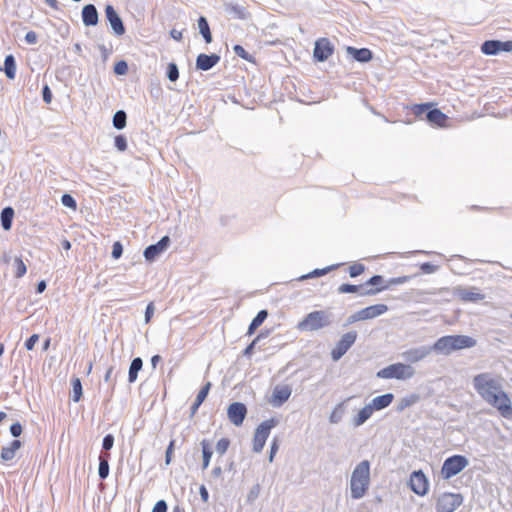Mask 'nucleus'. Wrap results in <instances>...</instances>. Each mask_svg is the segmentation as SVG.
Masks as SVG:
<instances>
[{
  "instance_id": "obj_14",
  "label": "nucleus",
  "mask_w": 512,
  "mask_h": 512,
  "mask_svg": "<svg viewBox=\"0 0 512 512\" xmlns=\"http://www.w3.org/2000/svg\"><path fill=\"white\" fill-rule=\"evenodd\" d=\"M105 15H106L108 22L110 23V26H111L113 32L117 36H122L126 31L125 26H124V23H123L121 17L119 16V14L117 13V11L115 10V8L112 5H110V4L106 5Z\"/></svg>"
},
{
  "instance_id": "obj_44",
  "label": "nucleus",
  "mask_w": 512,
  "mask_h": 512,
  "mask_svg": "<svg viewBox=\"0 0 512 512\" xmlns=\"http://www.w3.org/2000/svg\"><path fill=\"white\" fill-rule=\"evenodd\" d=\"M233 50L235 54L239 57H241L244 60H247L249 62H254V58L252 55H250L241 45H235L233 47Z\"/></svg>"
},
{
  "instance_id": "obj_4",
  "label": "nucleus",
  "mask_w": 512,
  "mask_h": 512,
  "mask_svg": "<svg viewBox=\"0 0 512 512\" xmlns=\"http://www.w3.org/2000/svg\"><path fill=\"white\" fill-rule=\"evenodd\" d=\"M415 370L412 366L404 363L391 364L377 372V377L382 379L405 380L414 376Z\"/></svg>"
},
{
  "instance_id": "obj_55",
  "label": "nucleus",
  "mask_w": 512,
  "mask_h": 512,
  "mask_svg": "<svg viewBox=\"0 0 512 512\" xmlns=\"http://www.w3.org/2000/svg\"><path fill=\"white\" fill-rule=\"evenodd\" d=\"M123 253V246L119 241L114 242L112 246V257L114 259H119L122 256Z\"/></svg>"
},
{
  "instance_id": "obj_62",
  "label": "nucleus",
  "mask_w": 512,
  "mask_h": 512,
  "mask_svg": "<svg viewBox=\"0 0 512 512\" xmlns=\"http://www.w3.org/2000/svg\"><path fill=\"white\" fill-rule=\"evenodd\" d=\"M383 281H384V278L382 275H374L369 280H367L364 285L377 286V285L382 284Z\"/></svg>"
},
{
  "instance_id": "obj_29",
  "label": "nucleus",
  "mask_w": 512,
  "mask_h": 512,
  "mask_svg": "<svg viewBox=\"0 0 512 512\" xmlns=\"http://www.w3.org/2000/svg\"><path fill=\"white\" fill-rule=\"evenodd\" d=\"M224 11L233 18L244 19L246 17L243 6L234 3H224Z\"/></svg>"
},
{
  "instance_id": "obj_48",
  "label": "nucleus",
  "mask_w": 512,
  "mask_h": 512,
  "mask_svg": "<svg viewBox=\"0 0 512 512\" xmlns=\"http://www.w3.org/2000/svg\"><path fill=\"white\" fill-rule=\"evenodd\" d=\"M412 278H413V276H410V275L391 278L388 280V284L385 286L386 287L385 289H387L389 286H392V285L404 284V283L410 281Z\"/></svg>"
},
{
  "instance_id": "obj_38",
  "label": "nucleus",
  "mask_w": 512,
  "mask_h": 512,
  "mask_svg": "<svg viewBox=\"0 0 512 512\" xmlns=\"http://www.w3.org/2000/svg\"><path fill=\"white\" fill-rule=\"evenodd\" d=\"M113 126L117 130L125 128L127 122V114L124 110H118L113 116Z\"/></svg>"
},
{
  "instance_id": "obj_57",
  "label": "nucleus",
  "mask_w": 512,
  "mask_h": 512,
  "mask_svg": "<svg viewBox=\"0 0 512 512\" xmlns=\"http://www.w3.org/2000/svg\"><path fill=\"white\" fill-rule=\"evenodd\" d=\"M175 440H171L165 453V464L169 465L172 461V454L174 451Z\"/></svg>"
},
{
  "instance_id": "obj_21",
  "label": "nucleus",
  "mask_w": 512,
  "mask_h": 512,
  "mask_svg": "<svg viewBox=\"0 0 512 512\" xmlns=\"http://www.w3.org/2000/svg\"><path fill=\"white\" fill-rule=\"evenodd\" d=\"M82 21L85 26H96L99 21L98 11L93 4H87L82 8Z\"/></svg>"
},
{
  "instance_id": "obj_7",
  "label": "nucleus",
  "mask_w": 512,
  "mask_h": 512,
  "mask_svg": "<svg viewBox=\"0 0 512 512\" xmlns=\"http://www.w3.org/2000/svg\"><path fill=\"white\" fill-rule=\"evenodd\" d=\"M463 502L459 493H443L437 498V512H454Z\"/></svg>"
},
{
  "instance_id": "obj_19",
  "label": "nucleus",
  "mask_w": 512,
  "mask_h": 512,
  "mask_svg": "<svg viewBox=\"0 0 512 512\" xmlns=\"http://www.w3.org/2000/svg\"><path fill=\"white\" fill-rule=\"evenodd\" d=\"M220 61V56L212 53L208 54H199L196 58V69L202 71H208L212 69L218 62Z\"/></svg>"
},
{
  "instance_id": "obj_51",
  "label": "nucleus",
  "mask_w": 512,
  "mask_h": 512,
  "mask_svg": "<svg viewBox=\"0 0 512 512\" xmlns=\"http://www.w3.org/2000/svg\"><path fill=\"white\" fill-rule=\"evenodd\" d=\"M128 72V64L124 60L118 61L114 65V73L116 75H125Z\"/></svg>"
},
{
  "instance_id": "obj_31",
  "label": "nucleus",
  "mask_w": 512,
  "mask_h": 512,
  "mask_svg": "<svg viewBox=\"0 0 512 512\" xmlns=\"http://www.w3.org/2000/svg\"><path fill=\"white\" fill-rule=\"evenodd\" d=\"M109 458V453L101 452L99 455L98 475L102 480L106 479L109 475Z\"/></svg>"
},
{
  "instance_id": "obj_26",
  "label": "nucleus",
  "mask_w": 512,
  "mask_h": 512,
  "mask_svg": "<svg viewBox=\"0 0 512 512\" xmlns=\"http://www.w3.org/2000/svg\"><path fill=\"white\" fill-rule=\"evenodd\" d=\"M425 119L433 125L443 126L447 120V116L441 110L434 108L426 112Z\"/></svg>"
},
{
  "instance_id": "obj_25",
  "label": "nucleus",
  "mask_w": 512,
  "mask_h": 512,
  "mask_svg": "<svg viewBox=\"0 0 512 512\" xmlns=\"http://www.w3.org/2000/svg\"><path fill=\"white\" fill-rule=\"evenodd\" d=\"M458 297L465 302H477L484 299V295L473 288L471 290L465 288L457 289Z\"/></svg>"
},
{
  "instance_id": "obj_27",
  "label": "nucleus",
  "mask_w": 512,
  "mask_h": 512,
  "mask_svg": "<svg viewBox=\"0 0 512 512\" xmlns=\"http://www.w3.org/2000/svg\"><path fill=\"white\" fill-rule=\"evenodd\" d=\"M21 447V441L20 440H13L9 446L3 447L1 451V459L5 462L12 460L15 455L16 451L20 449Z\"/></svg>"
},
{
  "instance_id": "obj_43",
  "label": "nucleus",
  "mask_w": 512,
  "mask_h": 512,
  "mask_svg": "<svg viewBox=\"0 0 512 512\" xmlns=\"http://www.w3.org/2000/svg\"><path fill=\"white\" fill-rule=\"evenodd\" d=\"M431 104H416L412 107V111L416 117L422 118L423 115L426 116V112L429 111Z\"/></svg>"
},
{
  "instance_id": "obj_10",
  "label": "nucleus",
  "mask_w": 512,
  "mask_h": 512,
  "mask_svg": "<svg viewBox=\"0 0 512 512\" xmlns=\"http://www.w3.org/2000/svg\"><path fill=\"white\" fill-rule=\"evenodd\" d=\"M334 52V45L328 38H319L315 42L313 56L318 62L326 61Z\"/></svg>"
},
{
  "instance_id": "obj_15",
  "label": "nucleus",
  "mask_w": 512,
  "mask_h": 512,
  "mask_svg": "<svg viewBox=\"0 0 512 512\" xmlns=\"http://www.w3.org/2000/svg\"><path fill=\"white\" fill-rule=\"evenodd\" d=\"M386 287H374L370 289H364V285H353L344 283L339 286L338 292L341 294L344 293H359L361 296H373L378 294L379 292L385 290Z\"/></svg>"
},
{
  "instance_id": "obj_46",
  "label": "nucleus",
  "mask_w": 512,
  "mask_h": 512,
  "mask_svg": "<svg viewBox=\"0 0 512 512\" xmlns=\"http://www.w3.org/2000/svg\"><path fill=\"white\" fill-rule=\"evenodd\" d=\"M61 203L70 209L75 210L77 208L76 200L70 194H63L61 197Z\"/></svg>"
},
{
  "instance_id": "obj_50",
  "label": "nucleus",
  "mask_w": 512,
  "mask_h": 512,
  "mask_svg": "<svg viewBox=\"0 0 512 512\" xmlns=\"http://www.w3.org/2000/svg\"><path fill=\"white\" fill-rule=\"evenodd\" d=\"M365 270V266L361 263H355L349 267V275L352 278H355L362 274Z\"/></svg>"
},
{
  "instance_id": "obj_13",
  "label": "nucleus",
  "mask_w": 512,
  "mask_h": 512,
  "mask_svg": "<svg viewBox=\"0 0 512 512\" xmlns=\"http://www.w3.org/2000/svg\"><path fill=\"white\" fill-rule=\"evenodd\" d=\"M169 236H163L156 244L149 245L144 250V257L147 261H154L160 254H162L170 245Z\"/></svg>"
},
{
  "instance_id": "obj_37",
  "label": "nucleus",
  "mask_w": 512,
  "mask_h": 512,
  "mask_svg": "<svg viewBox=\"0 0 512 512\" xmlns=\"http://www.w3.org/2000/svg\"><path fill=\"white\" fill-rule=\"evenodd\" d=\"M345 414V402H341L336 405L330 414L329 421L332 424H338Z\"/></svg>"
},
{
  "instance_id": "obj_24",
  "label": "nucleus",
  "mask_w": 512,
  "mask_h": 512,
  "mask_svg": "<svg viewBox=\"0 0 512 512\" xmlns=\"http://www.w3.org/2000/svg\"><path fill=\"white\" fill-rule=\"evenodd\" d=\"M451 337L454 342L456 351L472 348L477 344L476 339L468 335H451Z\"/></svg>"
},
{
  "instance_id": "obj_18",
  "label": "nucleus",
  "mask_w": 512,
  "mask_h": 512,
  "mask_svg": "<svg viewBox=\"0 0 512 512\" xmlns=\"http://www.w3.org/2000/svg\"><path fill=\"white\" fill-rule=\"evenodd\" d=\"M434 352L442 355H450L456 351L451 335L442 336L432 345Z\"/></svg>"
},
{
  "instance_id": "obj_40",
  "label": "nucleus",
  "mask_w": 512,
  "mask_h": 512,
  "mask_svg": "<svg viewBox=\"0 0 512 512\" xmlns=\"http://www.w3.org/2000/svg\"><path fill=\"white\" fill-rule=\"evenodd\" d=\"M83 395L82 391V383L79 378L72 379V400L74 402H79Z\"/></svg>"
},
{
  "instance_id": "obj_47",
  "label": "nucleus",
  "mask_w": 512,
  "mask_h": 512,
  "mask_svg": "<svg viewBox=\"0 0 512 512\" xmlns=\"http://www.w3.org/2000/svg\"><path fill=\"white\" fill-rule=\"evenodd\" d=\"M212 384L211 382H207L201 389L200 391L198 392L197 396H196V401L198 403H203L204 400L206 399L209 391H210V388H211Z\"/></svg>"
},
{
  "instance_id": "obj_33",
  "label": "nucleus",
  "mask_w": 512,
  "mask_h": 512,
  "mask_svg": "<svg viewBox=\"0 0 512 512\" xmlns=\"http://www.w3.org/2000/svg\"><path fill=\"white\" fill-rule=\"evenodd\" d=\"M373 414L372 408L367 404L359 413L353 418V425L359 427L363 425Z\"/></svg>"
},
{
  "instance_id": "obj_45",
  "label": "nucleus",
  "mask_w": 512,
  "mask_h": 512,
  "mask_svg": "<svg viewBox=\"0 0 512 512\" xmlns=\"http://www.w3.org/2000/svg\"><path fill=\"white\" fill-rule=\"evenodd\" d=\"M229 445L230 440L228 438H221L216 444V452L221 456L224 455L227 452Z\"/></svg>"
},
{
  "instance_id": "obj_52",
  "label": "nucleus",
  "mask_w": 512,
  "mask_h": 512,
  "mask_svg": "<svg viewBox=\"0 0 512 512\" xmlns=\"http://www.w3.org/2000/svg\"><path fill=\"white\" fill-rule=\"evenodd\" d=\"M115 147L123 152L127 149V139L124 135H117L114 140Z\"/></svg>"
},
{
  "instance_id": "obj_41",
  "label": "nucleus",
  "mask_w": 512,
  "mask_h": 512,
  "mask_svg": "<svg viewBox=\"0 0 512 512\" xmlns=\"http://www.w3.org/2000/svg\"><path fill=\"white\" fill-rule=\"evenodd\" d=\"M13 266L15 268L14 275L16 278H22L26 274L27 267L21 257L14 258Z\"/></svg>"
},
{
  "instance_id": "obj_2",
  "label": "nucleus",
  "mask_w": 512,
  "mask_h": 512,
  "mask_svg": "<svg viewBox=\"0 0 512 512\" xmlns=\"http://www.w3.org/2000/svg\"><path fill=\"white\" fill-rule=\"evenodd\" d=\"M370 486V462L363 460L354 468L350 479L352 499L358 500L365 496Z\"/></svg>"
},
{
  "instance_id": "obj_53",
  "label": "nucleus",
  "mask_w": 512,
  "mask_h": 512,
  "mask_svg": "<svg viewBox=\"0 0 512 512\" xmlns=\"http://www.w3.org/2000/svg\"><path fill=\"white\" fill-rule=\"evenodd\" d=\"M114 445V436L112 434H107L103 438L102 448L107 453L109 450L113 448Z\"/></svg>"
},
{
  "instance_id": "obj_42",
  "label": "nucleus",
  "mask_w": 512,
  "mask_h": 512,
  "mask_svg": "<svg viewBox=\"0 0 512 512\" xmlns=\"http://www.w3.org/2000/svg\"><path fill=\"white\" fill-rule=\"evenodd\" d=\"M167 78L171 82H175L179 78V69L175 63H169L167 67Z\"/></svg>"
},
{
  "instance_id": "obj_6",
  "label": "nucleus",
  "mask_w": 512,
  "mask_h": 512,
  "mask_svg": "<svg viewBox=\"0 0 512 512\" xmlns=\"http://www.w3.org/2000/svg\"><path fill=\"white\" fill-rule=\"evenodd\" d=\"M469 464L468 459L462 455H453L448 457L442 466L441 475L444 479H450L451 477L459 474Z\"/></svg>"
},
{
  "instance_id": "obj_60",
  "label": "nucleus",
  "mask_w": 512,
  "mask_h": 512,
  "mask_svg": "<svg viewBox=\"0 0 512 512\" xmlns=\"http://www.w3.org/2000/svg\"><path fill=\"white\" fill-rule=\"evenodd\" d=\"M39 340V335L38 334H33L31 335L26 341H25V348L27 350H32L35 346V344L37 343V341Z\"/></svg>"
},
{
  "instance_id": "obj_59",
  "label": "nucleus",
  "mask_w": 512,
  "mask_h": 512,
  "mask_svg": "<svg viewBox=\"0 0 512 512\" xmlns=\"http://www.w3.org/2000/svg\"><path fill=\"white\" fill-rule=\"evenodd\" d=\"M420 269L425 274H432V273L436 272L437 266L433 265L429 262H425L420 265Z\"/></svg>"
},
{
  "instance_id": "obj_54",
  "label": "nucleus",
  "mask_w": 512,
  "mask_h": 512,
  "mask_svg": "<svg viewBox=\"0 0 512 512\" xmlns=\"http://www.w3.org/2000/svg\"><path fill=\"white\" fill-rule=\"evenodd\" d=\"M335 267H337V266L333 265V266H330V267H327V268H324V269H315L310 274H308L306 276H303L302 278L306 279V278H312V277H319V276L325 275L327 272H329L330 270L334 269Z\"/></svg>"
},
{
  "instance_id": "obj_3",
  "label": "nucleus",
  "mask_w": 512,
  "mask_h": 512,
  "mask_svg": "<svg viewBox=\"0 0 512 512\" xmlns=\"http://www.w3.org/2000/svg\"><path fill=\"white\" fill-rule=\"evenodd\" d=\"M331 315L325 310H316L308 313L298 324L300 331L312 332L330 326Z\"/></svg>"
},
{
  "instance_id": "obj_8",
  "label": "nucleus",
  "mask_w": 512,
  "mask_h": 512,
  "mask_svg": "<svg viewBox=\"0 0 512 512\" xmlns=\"http://www.w3.org/2000/svg\"><path fill=\"white\" fill-rule=\"evenodd\" d=\"M357 339L356 331H349L341 336L335 347L331 351L333 361H338L352 347Z\"/></svg>"
},
{
  "instance_id": "obj_35",
  "label": "nucleus",
  "mask_w": 512,
  "mask_h": 512,
  "mask_svg": "<svg viewBox=\"0 0 512 512\" xmlns=\"http://www.w3.org/2000/svg\"><path fill=\"white\" fill-rule=\"evenodd\" d=\"M268 317V312L267 310H260L257 315L253 318V320L251 321L249 327H248V331H247V335H252L255 330L262 325V323L266 320V318Z\"/></svg>"
},
{
  "instance_id": "obj_30",
  "label": "nucleus",
  "mask_w": 512,
  "mask_h": 512,
  "mask_svg": "<svg viewBox=\"0 0 512 512\" xmlns=\"http://www.w3.org/2000/svg\"><path fill=\"white\" fill-rule=\"evenodd\" d=\"M14 217V209L7 206L2 209L0 214L1 226L5 231H9L12 227V221Z\"/></svg>"
},
{
  "instance_id": "obj_17",
  "label": "nucleus",
  "mask_w": 512,
  "mask_h": 512,
  "mask_svg": "<svg viewBox=\"0 0 512 512\" xmlns=\"http://www.w3.org/2000/svg\"><path fill=\"white\" fill-rule=\"evenodd\" d=\"M292 389L289 385H277L272 392L270 403L274 407H280L291 396Z\"/></svg>"
},
{
  "instance_id": "obj_16",
  "label": "nucleus",
  "mask_w": 512,
  "mask_h": 512,
  "mask_svg": "<svg viewBox=\"0 0 512 512\" xmlns=\"http://www.w3.org/2000/svg\"><path fill=\"white\" fill-rule=\"evenodd\" d=\"M433 352L432 346H419L415 348H411L405 352L402 353V357L410 363H416L423 359H425L427 356H429Z\"/></svg>"
},
{
  "instance_id": "obj_9",
  "label": "nucleus",
  "mask_w": 512,
  "mask_h": 512,
  "mask_svg": "<svg viewBox=\"0 0 512 512\" xmlns=\"http://www.w3.org/2000/svg\"><path fill=\"white\" fill-rule=\"evenodd\" d=\"M247 415V407L242 402H233L227 408V417L229 421L239 427L243 424Z\"/></svg>"
},
{
  "instance_id": "obj_11",
  "label": "nucleus",
  "mask_w": 512,
  "mask_h": 512,
  "mask_svg": "<svg viewBox=\"0 0 512 512\" xmlns=\"http://www.w3.org/2000/svg\"><path fill=\"white\" fill-rule=\"evenodd\" d=\"M409 486L414 493L424 496L428 492V479L421 470L414 471L410 476Z\"/></svg>"
},
{
  "instance_id": "obj_64",
  "label": "nucleus",
  "mask_w": 512,
  "mask_h": 512,
  "mask_svg": "<svg viewBox=\"0 0 512 512\" xmlns=\"http://www.w3.org/2000/svg\"><path fill=\"white\" fill-rule=\"evenodd\" d=\"M10 433L13 437H19L22 433V425L19 422L13 423L10 426Z\"/></svg>"
},
{
  "instance_id": "obj_12",
  "label": "nucleus",
  "mask_w": 512,
  "mask_h": 512,
  "mask_svg": "<svg viewBox=\"0 0 512 512\" xmlns=\"http://www.w3.org/2000/svg\"><path fill=\"white\" fill-rule=\"evenodd\" d=\"M481 51L486 55H496L501 51H512V41L487 40L481 46Z\"/></svg>"
},
{
  "instance_id": "obj_39",
  "label": "nucleus",
  "mask_w": 512,
  "mask_h": 512,
  "mask_svg": "<svg viewBox=\"0 0 512 512\" xmlns=\"http://www.w3.org/2000/svg\"><path fill=\"white\" fill-rule=\"evenodd\" d=\"M419 400V396L416 394L409 395L407 397L402 398L397 404V411L402 412L406 408L413 406Z\"/></svg>"
},
{
  "instance_id": "obj_5",
  "label": "nucleus",
  "mask_w": 512,
  "mask_h": 512,
  "mask_svg": "<svg viewBox=\"0 0 512 512\" xmlns=\"http://www.w3.org/2000/svg\"><path fill=\"white\" fill-rule=\"evenodd\" d=\"M277 424V419L270 418L268 420L263 421L260 425H258L253 437L254 452L260 453L263 450L266 440L270 435L271 429L277 426Z\"/></svg>"
},
{
  "instance_id": "obj_22",
  "label": "nucleus",
  "mask_w": 512,
  "mask_h": 512,
  "mask_svg": "<svg viewBox=\"0 0 512 512\" xmlns=\"http://www.w3.org/2000/svg\"><path fill=\"white\" fill-rule=\"evenodd\" d=\"M346 51L356 61L361 62V63L369 62L372 59V57H373L372 52L369 49H367V48H360V49H358V48H355V47L348 46L346 48Z\"/></svg>"
},
{
  "instance_id": "obj_56",
  "label": "nucleus",
  "mask_w": 512,
  "mask_h": 512,
  "mask_svg": "<svg viewBox=\"0 0 512 512\" xmlns=\"http://www.w3.org/2000/svg\"><path fill=\"white\" fill-rule=\"evenodd\" d=\"M262 338V335H257V337L245 348L243 351V355L246 357H250L254 351L256 343Z\"/></svg>"
},
{
  "instance_id": "obj_61",
  "label": "nucleus",
  "mask_w": 512,
  "mask_h": 512,
  "mask_svg": "<svg viewBox=\"0 0 512 512\" xmlns=\"http://www.w3.org/2000/svg\"><path fill=\"white\" fill-rule=\"evenodd\" d=\"M168 506L165 500H159L154 505L152 512H167Z\"/></svg>"
},
{
  "instance_id": "obj_34",
  "label": "nucleus",
  "mask_w": 512,
  "mask_h": 512,
  "mask_svg": "<svg viewBox=\"0 0 512 512\" xmlns=\"http://www.w3.org/2000/svg\"><path fill=\"white\" fill-rule=\"evenodd\" d=\"M143 361L140 357H136L131 361L129 372H128V381L129 383H133L136 381L138 372L142 369Z\"/></svg>"
},
{
  "instance_id": "obj_1",
  "label": "nucleus",
  "mask_w": 512,
  "mask_h": 512,
  "mask_svg": "<svg viewBox=\"0 0 512 512\" xmlns=\"http://www.w3.org/2000/svg\"><path fill=\"white\" fill-rule=\"evenodd\" d=\"M473 385L478 394L495 407L501 416L507 419L512 418L511 400L497 380L491 378L488 373H481L473 378Z\"/></svg>"
},
{
  "instance_id": "obj_58",
  "label": "nucleus",
  "mask_w": 512,
  "mask_h": 512,
  "mask_svg": "<svg viewBox=\"0 0 512 512\" xmlns=\"http://www.w3.org/2000/svg\"><path fill=\"white\" fill-rule=\"evenodd\" d=\"M52 92L49 86L46 84L42 88V98L46 104H50L52 101Z\"/></svg>"
},
{
  "instance_id": "obj_28",
  "label": "nucleus",
  "mask_w": 512,
  "mask_h": 512,
  "mask_svg": "<svg viewBox=\"0 0 512 512\" xmlns=\"http://www.w3.org/2000/svg\"><path fill=\"white\" fill-rule=\"evenodd\" d=\"M197 25H198L199 33L202 35L204 41L207 44H210L212 42L213 38H212V33L210 30L209 23H208L206 17L200 16L197 21Z\"/></svg>"
},
{
  "instance_id": "obj_36",
  "label": "nucleus",
  "mask_w": 512,
  "mask_h": 512,
  "mask_svg": "<svg viewBox=\"0 0 512 512\" xmlns=\"http://www.w3.org/2000/svg\"><path fill=\"white\" fill-rule=\"evenodd\" d=\"M4 72L9 79H14L16 75V60L12 54L4 59Z\"/></svg>"
},
{
  "instance_id": "obj_32",
  "label": "nucleus",
  "mask_w": 512,
  "mask_h": 512,
  "mask_svg": "<svg viewBox=\"0 0 512 512\" xmlns=\"http://www.w3.org/2000/svg\"><path fill=\"white\" fill-rule=\"evenodd\" d=\"M200 445H201V448H202V458H203L202 470H205L209 466L211 457L213 455V451H212V448H211V444H210L209 440H207V439H203L200 442Z\"/></svg>"
},
{
  "instance_id": "obj_63",
  "label": "nucleus",
  "mask_w": 512,
  "mask_h": 512,
  "mask_svg": "<svg viewBox=\"0 0 512 512\" xmlns=\"http://www.w3.org/2000/svg\"><path fill=\"white\" fill-rule=\"evenodd\" d=\"M154 311H155V306H154V303L153 302H150L147 307H146V310H145V323H149L153 314H154Z\"/></svg>"
},
{
  "instance_id": "obj_23",
  "label": "nucleus",
  "mask_w": 512,
  "mask_h": 512,
  "mask_svg": "<svg viewBox=\"0 0 512 512\" xmlns=\"http://www.w3.org/2000/svg\"><path fill=\"white\" fill-rule=\"evenodd\" d=\"M393 399L394 395L392 393H386L373 398L371 403H369L368 405L372 408L374 412L388 407L392 403Z\"/></svg>"
},
{
  "instance_id": "obj_49",
  "label": "nucleus",
  "mask_w": 512,
  "mask_h": 512,
  "mask_svg": "<svg viewBox=\"0 0 512 512\" xmlns=\"http://www.w3.org/2000/svg\"><path fill=\"white\" fill-rule=\"evenodd\" d=\"M260 494V485L255 484L251 487L250 491L247 494V502L252 504Z\"/></svg>"
},
{
  "instance_id": "obj_20",
  "label": "nucleus",
  "mask_w": 512,
  "mask_h": 512,
  "mask_svg": "<svg viewBox=\"0 0 512 512\" xmlns=\"http://www.w3.org/2000/svg\"><path fill=\"white\" fill-rule=\"evenodd\" d=\"M388 311V306L385 304H375L368 307H365L361 310H359V316H361L362 321L363 320H369L376 318L378 316L383 315Z\"/></svg>"
}]
</instances>
